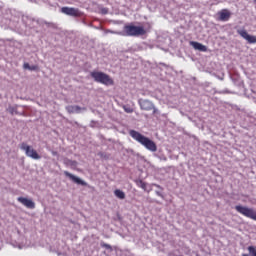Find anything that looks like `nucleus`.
I'll use <instances>...</instances> for the list:
<instances>
[{"label": "nucleus", "instance_id": "nucleus-1", "mask_svg": "<svg viewBox=\"0 0 256 256\" xmlns=\"http://www.w3.org/2000/svg\"><path fill=\"white\" fill-rule=\"evenodd\" d=\"M130 136L132 139H135L140 145H143L148 151H151L152 153H155L157 151V144L148 137L143 136V134L135 131V130H130Z\"/></svg>", "mask_w": 256, "mask_h": 256}, {"label": "nucleus", "instance_id": "nucleus-2", "mask_svg": "<svg viewBox=\"0 0 256 256\" xmlns=\"http://www.w3.org/2000/svg\"><path fill=\"white\" fill-rule=\"evenodd\" d=\"M92 79L96 81V83H101L102 85H106L109 87V85H115V81H113V78L109 76V74H105V72H99V71H93L90 73Z\"/></svg>", "mask_w": 256, "mask_h": 256}, {"label": "nucleus", "instance_id": "nucleus-3", "mask_svg": "<svg viewBox=\"0 0 256 256\" xmlns=\"http://www.w3.org/2000/svg\"><path fill=\"white\" fill-rule=\"evenodd\" d=\"M124 31L128 37H139L147 33L143 26H135L133 24L124 26Z\"/></svg>", "mask_w": 256, "mask_h": 256}, {"label": "nucleus", "instance_id": "nucleus-4", "mask_svg": "<svg viewBox=\"0 0 256 256\" xmlns=\"http://www.w3.org/2000/svg\"><path fill=\"white\" fill-rule=\"evenodd\" d=\"M235 209L237 213H240V215H243L244 217H247L248 219H252L253 221H256V211L253 208H249L242 205L235 206Z\"/></svg>", "mask_w": 256, "mask_h": 256}, {"label": "nucleus", "instance_id": "nucleus-5", "mask_svg": "<svg viewBox=\"0 0 256 256\" xmlns=\"http://www.w3.org/2000/svg\"><path fill=\"white\" fill-rule=\"evenodd\" d=\"M20 149L22 151H25L26 157H30V159H35V160L41 159V155H39V153H37V151L33 149V147L29 146L25 142H22L20 144Z\"/></svg>", "mask_w": 256, "mask_h": 256}, {"label": "nucleus", "instance_id": "nucleus-6", "mask_svg": "<svg viewBox=\"0 0 256 256\" xmlns=\"http://www.w3.org/2000/svg\"><path fill=\"white\" fill-rule=\"evenodd\" d=\"M61 13H64V15H69L70 17H81V11H79L77 8L62 7Z\"/></svg>", "mask_w": 256, "mask_h": 256}, {"label": "nucleus", "instance_id": "nucleus-7", "mask_svg": "<svg viewBox=\"0 0 256 256\" xmlns=\"http://www.w3.org/2000/svg\"><path fill=\"white\" fill-rule=\"evenodd\" d=\"M238 35L245 39L248 43L254 44L256 43V36H251L249 33H247L246 30H237Z\"/></svg>", "mask_w": 256, "mask_h": 256}, {"label": "nucleus", "instance_id": "nucleus-8", "mask_svg": "<svg viewBox=\"0 0 256 256\" xmlns=\"http://www.w3.org/2000/svg\"><path fill=\"white\" fill-rule=\"evenodd\" d=\"M138 103H139L140 109H142V111H153V109H154L153 102H151L149 100H139Z\"/></svg>", "mask_w": 256, "mask_h": 256}, {"label": "nucleus", "instance_id": "nucleus-9", "mask_svg": "<svg viewBox=\"0 0 256 256\" xmlns=\"http://www.w3.org/2000/svg\"><path fill=\"white\" fill-rule=\"evenodd\" d=\"M64 175L66 177H69L71 179V181H73L74 183H77V185H82L83 187H87V182L81 180L79 177L71 174L69 171H64Z\"/></svg>", "mask_w": 256, "mask_h": 256}, {"label": "nucleus", "instance_id": "nucleus-10", "mask_svg": "<svg viewBox=\"0 0 256 256\" xmlns=\"http://www.w3.org/2000/svg\"><path fill=\"white\" fill-rule=\"evenodd\" d=\"M19 203L24 205V207H27V209H35V202L31 199H27L25 197H18L17 199Z\"/></svg>", "mask_w": 256, "mask_h": 256}, {"label": "nucleus", "instance_id": "nucleus-11", "mask_svg": "<svg viewBox=\"0 0 256 256\" xmlns=\"http://www.w3.org/2000/svg\"><path fill=\"white\" fill-rule=\"evenodd\" d=\"M219 21H229L231 19V11L227 9H222L218 12Z\"/></svg>", "mask_w": 256, "mask_h": 256}, {"label": "nucleus", "instance_id": "nucleus-12", "mask_svg": "<svg viewBox=\"0 0 256 256\" xmlns=\"http://www.w3.org/2000/svg\"><path fill=\"white\" fill-rule=\"evenodd\" d=\"M190 45H192L193 48L196 49V51H202L203 53H207V46L199 42L191 41Z\"/></svg>", "mask_w": 256, "mask_h": 256}, {"label": "nucleus", "instance_id": "nucleus-13", "mask_svg": "<svg viewBox=\"0 0 256 256\" xmlns=\"http://www.w3.org/2000/svg\"><path fill=\"white\" fill-rule=\"evenodd\" d=\"M66 110L68 111V113H80L81 111V107L75 105V106H68L66 107Z\"/></svg>", "mask_w": 256, "mask_h": 256}, {"label": "nucleus", "instance_id": "nucleus-14", "mask_svg": "<svg viewBox=\"0 0 256 256\" xmlns=\"http://www.w3.org/2000/svg\"><path fill=\"white\" fill-rule=\"evenodd\" d=\"M114 195L115 197H117V199H125V192H123V190H120V189H116L114 190Z\"/></svg>", "mask_w": 256, "mask_h": 256}, {"label": "nucleus", "instance_id": "nucleus-15", "mask_svg": "<svg viewBox=\"0 0 256 256\" xmlns=\"http://www.w3.org/2000/svg\"><path fill=\"white\" fill-rule=\"evenodd\" d=\"M249 254H242V256H256V248L255 246L248 247Z\"/></svg>", "mask_w": 256, "mask_h": 256}, {"label": "nucleus", "instance_id": "nucleus-16", "mask_svg": "<svg viewBox=\"0 0 256 256\" xmlns=\"http://www.w3.org/2000/svg\"><path fill=\"white\" fill-rule=\"evenodd\" d=\"M138 187H141L144 191H147V184L143 180L137 182Z\"/></svg>", "mask_w": 256, "mask_h": 256}, {"label": "nucleus", "instance_id": "nucleus-17", "mask_svg": "<svg viewBox=\"0 0 256 256\" xmlns=\"http://www.w3.org/2000/svg\"><path fill=\"white\" fill-rule=\"evenodd\" d=\"M102 247H105V249H111V245L109 244H103Z\"/></svg>", "mask_w": 256, "mask_h": 256}, {"label": "nucleus", "instance_id": "nucleus-18", "mask_svg": "<svg viewBox=\"0 0 256 256\" xmlns=\"http://www.w3.org/2000/svg\"><path fill=\"white\" fill-rule=\"evenodd\" d=\"M24 69H31V66L29 64H24Z\"/></svg>", "mask_w": 256, "mask_h": 256}, {"label": "nucleus", "instance_id": "nucleus-19", "mask_svg": "<svg viewBox=\"0 0 256 256\" xmlns=\"http://www.w3.org/2000/svg\"><path fill=\"white\" fill-rule=\"evenodd\" d=\"M35 69H37V66H30V71H35Z\"/></svg>", "mask_w": 256, "mask_h": 256}, {"label": "nucleus", "instance_id": "nucleus-20", "mask_svg": "<svg viewBox=\"0 0 256 256\" xmlns=\"http://www.w3.org/2000/svg\"><path fill=\"white\" fill-rule=\"evenodd\" d=\"M152 111L154 114L157 113V108H155V106H154V108H152Z\"/></svg>", "mask_w": 256, "mask_h": 256}, {"label": "nucleus", "instance_id": "nucleus-21", "mask_svg": "<svg viewBox=\"0 0 256 256\" xmlns=\"http://www.w3.org/2000/svg\"><path fill=\"white\" fill-rule=\"evenodd\" d=\"M68 163H72V164H73V163H76V162H73V161H71V160H68Z\"/></svg>", "mask_w": 256, "mask_h": 256}, {"label": "nucleus", "instance_id": "nucleus-22", "mask_svg": "<svg viewBox=\"0 0 256 256\" xmlns=\"http://www.w3.org/2000/svg\"><path fill=\"white\" fill-rule=\"evenodd\" d=\"M53 155H57V152H54Z\"/></svg>", "mask_w": 256, "mask_h": 256}]
</instances>
